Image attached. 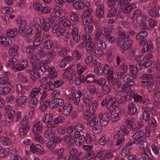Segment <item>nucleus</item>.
<instances>
[{
	"label": "nucleus",
	"mask_w": 160,
	"mask_h": 160,
	"mask_svg": "<svg viewBox=\"0 0 160 160\" xmlns=\"http://www.w3.org/2000/svg\"><path fill=\"white\" fill-rule=\"evenodd\" d=\"M133 142L129 141L126 144L122 145L119 148V150L121 151V154L123 157L128 155L132 149V145L134 144Z\"/></svg>",
	"instance_id": "1"
},
{
	"label": "nucleus",
	"mask_w": 160,
	"mask_h": 160,
	"mask_svg": "<svg viewBox=\"0 0 160 160\" xmlns=\"http://www.w3.org/2000/svg\"><path fill=\"white\" fill-rule=\"evenodd\" d=\"M123 80L126 83L122 86V91L123 92H128L130 90V86H134L135 84V82L129 78L128 75H126L124 77Z\"/></svg>",
	"instance_id": "2"
},
{
	"label": "nucleus",
	"mask_w": 160,
	"mask_h": 160,
	"mask_svg": "<svg viewBox=\"0 0 160 160\" xmlns=\"http://www.w3.org/2000/svg\"><path fill=\"white\" fill-rule=\"evenodd\" d=\"M121 117V110L118 107H116L113 109L111 113V120L113 122L118 121Z\"/></svg>",
	"instance_id": "3"
},
{
	"label": "nucleus",
	"mask_w": 160,
	"mask_h": 160,
	"mask_svg": "<svg viewBox=\"0 0 160 160\" xmlns=\"http://www.w3.org/2000/svg\"><path fill=\"white\" fill-rule=\"evenodd\" d=\"M144 132L142 130L136 132L132 137L133 139L136 140L133 142L134 144L141 143L143 141L144 139H145V137H144Z\"/></svg>",
	"instance_id": "4"
},
{
	"label": "nucleus",
	"mask_w": 160,
	"mask_h": 160,
	"mask_svg": "<svg viewBox=\"0 0 160 160\" xmlns=\"http://www.w3.org/2000/svg\"><path fill=\"white\" fill-rule=\"evenodd\" d=\"M140 78L143 79L142 85L143 86L152 83L154 82V78L151 74H144L140 77Z\"/></svg>",
	"instance_id": "5"
},
{
	"label": "nucleus",
	"mask_w": 160,
	"mask_h": 160,
	"mask_svg": "<svg viewBox=\"0 0 160 160\" xmlns=\"http://www.w3.org/2000/svg\"><path fill=\"white\" fill-rule=\"evenodd\" d=\"M72 106L70 103H66L63 106L62 109H59V112L61 114L65 116H67L69 115L72 110Z\"/></svg>",
	"instance_id": "6"
},
{
	"label": "nucleus",
	"mask_w": 160,
	"mask_h": 160,
	"mask_svg": "<svg viewBox=\"0 0 160 160\" xmlns=\"http://www.w3.org/2000/svg\"><path fill=\"white\" fill-rule=\"evenodd\" d=\"M64 101L61 98H56L51 102L49 104L50 107L52 108H55L59 107L63 104Z\"/></svg>",
	"instance_id": "7"
},
{
	"label": "nucleus",
	"mask_w": 160,
	"mask_h": 160,
	"mask_svg": "<svg viewBox=\"0 0 160 160\" xmlns=\"http://www.w3.org/2000/svg\"><path fill=\"white\" fill-rule=\"evenodd\" d=\"M42 123L38 120H36L34 122L33 132L35 134L39 133L42 132Z\"/></svg>",
	"instance_id": "8"
},
{
	"label": "nucleus",
	"mask_w": 160,
	"mask_h": 160,
	"mask_svg": "<svg viewBox=\"0 0 160 160\" xmlns=\"http://www.w3.org/2000/svg\"><path fill=\"white\" fill-rule=\"evenodd\" d=\"M148 32L146 31H142L138 33L136 36L137 40L140 41L139 44H142L143 42L146 41L145 38L148 35Z\"/></svg>",
	"instance_id": "9"
},
{
	"label": "nucleus",
	"mask_w": 160,
	"mask_h": 160,
	"mask_svg": "<svg viewBox=\"0 0 160 160\" xmlns=\"http://www.w3.org/2000/svg\"><path fill=\"white\" fill-rule=\"evenodd\" d=\"M84 103L86 106H88L92 103L93 98L90 97L88 92L86 90H83Z\"/></svg>",
	"instance_id": "10"
},
{
	"label": "nucleus",
	"mask_w": 160,
	"mask_h": 160,
	"mask_svg": "<svg viewBox=\"0 0 160 160\" xmlns=\"http://www.w3.org/2000/svg\"><path fill=\"white\" fill-rule=\"evenodd\" d=\"M16 101L17 103L22 108H24L26 106L27 99L24 95H23L21 96L18 98L16 99Z\"/></svg>",
	"instance_id": "11"
},
{
	"label": "nucleus",
	"mask_w": 160,
	"mask_h": 160,
	"mask_svg": "<svg viewBox=\"0 0 160 160\" xmlns=\"http://www.w3.org/2000/svg\"><path fill=\"white\" fill-rule=\"evenodd\" d=\"M0 43L5 46L8 47L11 45L12 42L9 38L1 36H0Z\"/></svg>",
	"instance_id": "12"
},
{
	"label": "nucleus",
	"mask_w": 160,
	"mask_h": 160,
	"mask_svg": "<svg viewBox=\"0 0 160 160\" xmlns=\"http://www.w3.org/2000/svg\"><path fill=\"white\" fill-rule=\"evenodd\" d=\"M28 62L27 59L22 60L18 66L14 69V71L18 72L24 69L28 65Z\"/></svg>",
	"instance_id": "13"
},
{
	"label": "nucleus",
	"mask_w": 160,
	"mask_h": 160,
	"mask_svg": "<svg viewBox=\"0 0 160 160\" xmlns=\"http://www.w3.org/2000/svg\"><path fill=\"white\" fill-rule=\"evenodd\" d=\"M130 66V75H128L129 76V78L131 77L133 79H135L138 76L137 68L134 65H131Z\"/></svg>",
	"instance_id": "14"
},
{
	"label": "nucleus",
	"mask_w": 160,
	"mask_h": 160,
	"mask_svg": "<svg viewBox=\"0 0 160 160\" xmlns=\"http://www.w3.org/2000/svg\"><path fill=\"white\" fill-rule=\"evenodd\" d=\"M40 58L41 56L39 53H33L30 56V62L32 64H35L40 60Z\"/></svg>",
	"instance_id": "15"
},
{
	"label": "nucleus",
	"mask_w": 160,
	"mask_h": 160,
	"mask_svg": "<svg viewBox=\"0 0 160 160\" xmlns=\"http://www.w3.org/2000/svg\"><path fill=\"white\" fill-rule=\"evenodd\" d=\"M18 47L17 45H13L11 46L8 50V52L9 55L14 57L18 53Z\"/></svg>",
	"instance_id": "16"
},
{
	"label": "nucleus",
	"mask_w": 160,
	"mask_h": 160,
	"mask_svg": "<svg viewBox=\"0 0 160 160\" xmlns=\"http://www.w3.org/2000/svg\"><path fill=\"white\" fill-rule=\"evenodd\" d=\"M98 117L100 119V123L102 126H105L107 125L110 120V118H107L106 116H103L102 113L99 114Z\"/></svg>",
	"instance_id": "17"
},
{
	"label": "nucleus",
	"mask_w": 160,
	"mask_h": 160,
	"mask_svg": "<svg viewBox=\"0 0 160 160\" xmlns=\"http://www.w3.org/2000/svg\"><path fill=\"white\" fill-rule=\"evenodd\" d=\"M55 135V131L53 129L48 128L45 131L44 136L48 139H50Z\"/></svg>",
	"instance_id": "18"
},
{
	"label": "nucleus",
	"mask_w": 160,
	"mask_h": 160,
	"mask_svg": "<svg viewBox=\"0 0 160 160\" xmlns=\"http://www.w3.org/2000/svg\"><path fill=\"white\" fill-rule=\"evenodd\" d=\"M85 140L84 136H82L79 137V138H74L73 142L74 143L77 147H79L83 144Z\"/></svg>",
	"instance_id": "19"
},
{
	"label": "nucleus",
	"mask_w": 160,
	"mask_h": 160,
	"mask_svg": "<svg viewBox=\"0 0 160 160\" xmlns=\"http://www.w3.org/2000/svg\"><path fill=\"white\" fill-rule=\"evenodd\" d=\"M120 130L118 132L117 136L119 137H123L125 134H127L129 133L127 127L124 125H122L120 127Z\"/></svg>",
	"instance_id": "20"
},
{
	"label": "nucleus",
	"mask_w": 160,
	"mask_h": 160,
	"mask_svg": "<svg viewBox=\"0 0 160 160\" xmlns=\"http://www.w3.org/2000/svg\"><path fill=\"white\" fill-rule=\"evenodd\" d=\"M72 59V57L71 56H68L64 58L59 64L60 67L61 68H65Z\"/></svg>",
	"instance_id": "21"
},
{
	"label": "nucleus",
	"mask_w": 160,
	"mask_h": 160,
	"mask_svg": "<svg viewBox=\"0 0 160 160\" xmlns=\"http://www.w3.org/2000/svg\"><path fill=\"white\" fill-rule=\"evenodd\" d=\"M49 61L47 60H43L40 62L41 71L42 72H45L49 69L48 65L47 64Z\"/></svg>",
	"instance_id": "22"
},
{
	"label": "nucleus",
	"mask_w": 160,
	"mask_h": 160,
	"mask_svg": "<svg viewBox=\"0 0 160 160\" xmlns=\"http://www.w3.org/2000/svg\"><path fill=\"white\" fill-rule=\"evenodd\" d=\"M16 112L15 111H12L11 113H8L5 116V118L8 122L10 123L13 121L14 117L15 116Z\"/></svg>",
	"instance_id": "23"
},
{
	"label": "nucleus",
	"mask_w": 160,
	"mask_h": 160,
	"mask_svg": "<svg viewBox=\"0 0 160 160\" xmlns=\"http://www.w3.org/2000/svg\"><path fill=\"white\" fill-rule=\"evenodd\" d=\"M135 102H141V103L146 105L149 103V101L146 99L142 100V97L140 95L136 94L134 97Z\"/></svg>",
	"instance_id": "24"
},
{
	"label": "nucleus",
	"mask_w": 160,
	"mask_h": 160,
	"mask_svg": "<svg viewBox=\"0 0 160 160\" xmlns=\"http://www.w3.org/2000/svg\"><path fill=\"white\" fill-rule=\"evenodd\" d=\"M52 31L53 32L56 33L58 36H60L63 33V29L59 25L56 24L53 27Z\"/></svg>",
	"instance_id": "25"
},
{
	"label": "nucleus",
	"mask_w": 160,
	"mask_h": 160,
	"mask_svg": "<svg viewBox=\"0 0 160 160\" xmlns=\"http://www.w3.org/2000/svg\"><path fill=\"white\" fill-rule=\"evenodd\" d=\"M39 20L40 24L43 31H48L50 27V24L48 23H46L45 20L43 18H40Z\"/></svg>",
	"instance_id": "26"
},
{
	"label": "nucleus",
	"mask_w": 160,
	"mask_h": 160,
	"mask_svg": "<svg viewBox=\"0 0 160 160\" xmlns=\"http://www.w3.org/2000/svg\"><path fill=\"white\" fill-rule=\"evenodd\" d=\"M122 48L124 51L128 49L130 46H131L132 42V41L131 39L127 41L122 40Z\"/></svg>",
	"instance_id": "27"
},
{
	"label": "nucleus",
	"mask_w": 160,
	"mask_h": 160,
	"mask_svg": "<svg viewBox=\"0 0 160 160\" xmlns=\"http://www.w3.org/2000/svg\"><path fill=\"white\" fill-rule=\"evenodd\" d=\"M18 33V30L16 28L8 29L7 32V36L11 38L14 37Z\"/></svg>",
	"instance_id": "28"
},
{
	"label": "nucleus",
	"mask_w": 160,
	"mask_h": 160,
	"mask_svg": "<svg viewBox=\"0 0 160 160\" xmlns=\"http://www.w3.org/2000/svg\"><path fill=\"white\" fill-rule=\"evenodd\" d=\"M144 42L143 48L142 50V53L145 52L147 51L150 50L152 47V43L151 41H149L147 42Z\"/></svg>",
	"instance_id": "29"
},
{
	"label": "nucleus",
	"mask_w": 160,
	"mask_h": 160,
	"mask_svg": "<svg viewBox=\"0 0 160 160\" xmlns=\"http://www.w3.org/2000/svg\"><path fill=\"white\" fill-rule=\"evenodd\" d=\"M104 5L102 4H101L98 5L96 10V15L98 17H100L102 16L104 14Z\"/></svg>",
	"instance_id": "30"
},
{
	"label": "nucleus",
	"mask_w": 160,
	"mask_h": 160,
	"mask_svg": "<svg viewBox=\"0 0 160 160\" xmlns=\"http://www.w3.org/2000/svg\"><path fill=\"white\" fill-rule=\"evenodd\" d=\"M0 142L2 145L5 146H9L12 143V140L9 138L5 137L1 139Z\"/></svg>",
	"instance_id": "31"
},
{
	"label": "nucleus",
	"mask_w": 160,
	"mask_h": 160,
	"mask_svg": "<svg viewBox=\"0 0 160 160\" xmlns=\"http://www.w3.org/2000/svg\"><path fill=\"white\" fill-rule=\"evenodd\" d=\"M150 108H145L142 114L143 119L147 121L150 119V114L149 113Z\"/></svg>",
	"instance_id": "32"
},
{
	"label": "nucleus",
	"mask_w": 160,
	"mask_h": 160,
	"mask_svg": "<svg viewBox=\"0 0 160 160\" xmlns=\"http://www.w3.org/2000/svg\"><path fill=\"white\" fill-rule=\"evenodd\" d=\"M53 118V115L52 114H46L43 117V122L44 123L48 124L50 122Z\"/></svg>",
	"instance_id": "33"
},
{
	"label": "nucleus",
	"mask_w": 160,
	"mask_h": 160,
	"mask_svg": "<svg viewBox=\"0 0 160 160\" xmlns=\"http://www.w3.org/2000/svg\"><path fill=\"white\" fill-rule=\"evenodd\" d=\"M108 81L111 84L116 86L117 88L121 86V83L119 82L118 80L114 79L112 77L108 78Z\"/></svg>",
	"instance_id": "34"
},
{
	"label": "nucleus",
	"mask_w": 160,
	"mask_h": 160,
	"mask_svg": "<svg viewBox=\"0 0 160 160\" xmlns=\"http://www.w3.org/2000/svg\"><path fill=\"white\" fill-rule=\"evenodd\" d=\"M95 137L94 134L88 133L86 136V138H85L86 142L90 144L95 140Z\"/></svg>",
	"instance_id": "35"
},
{
	"label": "nucleus",
	"mask_w": 160,
	"mask_h": 160,
	"mask_svg": "<svg viewBox=\"0 0 160 160\" xmlns=\"http://www.w3.org/2000/svg\"><path fill=\"white\" fill-rule=\"evenodd\" d=\"M48 72L49 73V78H53L58 75V73L55 72V68L54 67L50 68L48 69Z\"/></svg>",
	"instance_id": "36"
},
{
	"label": "nucleus",
	"mask_w": 160,
	"mask_h": 160,
	"mask_svg": "<svg viewBox=\"0 0 160 160\" xmlns=\"http://www.w3.org/2000/svg\"><path fill=\"white\" fill-rule=\"evenodd\" d=\"M128 113L131 115L134 114L137 111L136 105L132 103H130L128 106Z\"/></svg>",
	"instance_id": "37"
},
{
	"label": "nucleus",
	"mask_w": 160,
	"mask_h": 160,
	"mask_svg": "<svg viewBox=\"0 0 160 160\" xmlns=\"http://www.w3.org/2000/svg\"><path fill=\"white\" fill-rule=\"evenodd\" d=\"M54 43L51 40H48L44 42L43 44V47L47 49H50L53 45Z\"/></svg>",
	"instance_id": "38"
},
{
	"label": "nucleus",
	"mask_w": 160,
	"mask_h": 160,
	"mask_svg": "<svg viewBox=\"0 0 160 160\" xmlns=\"http://www.w3.org/2000/svg\"><path fill=\"white\" fill-rule=\"evenodd\" d=\"M126 122L129 129L133 130L136 128V126L135 123L132 121L130 119H127Z\"/></svg>",
	"instance_id": "39"
},
{
	"label": "nucleus",
	"mask_w": 160,
	"mask_h": 160,
	"mask_svg": "<svg viewBox=\"0 0 160 160\" xmlns=\"http://www.w3.org/2000/svg\"><path fill=\"white\" fill-rule=\"evenodd\" d=\"M10 151V150L8 148L1 149L0 150V158H2L5 157Z\"/></svg>",
	"instance_id": "40"
},
{
	"label": "nucleus",
	"mask_w": 160,
	"mask_h": 160,
	"mask_svg": "<svg viewBox=\"0 0 160 160\" xmlns=\"http://www.w3.org/2000/svg\"><path fill=\"white\" fill-rule=\"evenodd\" d=\"M49 100L47 99L44 102V101H41L40 107L42 111H45L47 109L49 104Z\"/></svg>",
	"instance_id": "41"
},
{
	"label": "nucleus",
	"mask_w": 160,
	"mask_h": 160,
	"mask_svg": "<svg viewBox=\"0 0 160 160\" xmlns=\"http://www.w3.org/2000/svg\"><path fill=\"white\" fill-rule=\"evenodd\" d=\"M34 33V31L32 28H29L26 29L22 33L23 36L27 37H29L33 35Z\"/></svg>",
	"instance_id": "42"
},
{
	"label": "nucleus",
	"mask_w": 160,
	"mask_h": 160,
	"mask_svg": "<svg viewBox=\"0 0 160 160\" xmlns=\"http://www.w3.org/2000/svg\"><path fill=\"white\" fill-rule=\"evenodd\" d=\"M76 91L75 90H72L71 93L69 95L67 96V99L69 100L70 102H73L74 100V98L76 97Z\"/></svg>",
	"instance_id": "43"
},
{
	"label": "nucleus",
	"mask_w": 160,
	"mask_h": 160,
	"mask_svg": "<svg viewBox=\"0 0 160 160\" xmlns=\"http://www.w3.org/2000/svg\"><path fill=\"white\" fill-rule=\"evenodd\" d=\"M109 143V138L107 136H103L99 140V143L101 146H104Z\"/></svg>",
	"instance_id": "44"
},
{
	"label": "nucleus",
	"mask_w": 160,
	"mask_h": 160,
	"mask_svg": "<svg viewBox=\"0 0 160 160\" xmlns=\"http://www.w3.org/2000/svg\"><path fill=\"white\" fill-rule=\"evenodd\" d=\"M56 50L61 56L65 55L67 54L66 50L60 46H57L56 47Z\"/></svg>",
	"instance_id": "45"
},
{
	"label": "nucleus",
	"mask_w": 160,
	"mask_h": 160,
	"mask_svg": "<svg viewBox=\"0 0 160 160\" xmlns=\"http://www.w3.org/2000/svg\"><path fill=\"white\" fill-rule=\"evenodd\" d=\"M73 6L77 9H81L83 7V4L81 1L75 2L73 3Z\"/></svg>",
	"instance_id": "46"
},
{
	"label": "nucleus",
	"mask_w": 160,
	"mask_h": 160,
	"mask_svg": "<svg viewBox=\"0 0 160 160\" xmlns=\"http://www.w3.org/2000/svg\"><path fill=\"white\" fill-rule=\"evenodd\" d=\"M91 53L92 55H95L96 57H100L104 54L102 50L98 49H94L91 51Z\"/></svg>",
	"instance_id": "47"
},
{
	"label": "nucleus",
	"mask_w": 160,
	"mask_h": 160,
	"mask_svg": "<svg viewBox=\"0 0 160 160\" xmlns=\"http://www.w3.org/2000/svg\"><path fill=\"white\" fill-rule=\"evenodd\" d=\"M88 89L91 94H94L95 93H98V90L95 86L90 85L88 87Z\"/></svg>",
	"instance_id": "48"
},
{
	"label": "nucleus",
	"mask_w": 160,
	"mask_h": 160,
	"mask_svg": "<svg viewBox=\"0 0 160 160\" xmlns=\"http://www.w3.org/2000/svg\"><path fill=\"white\" fill-rule=\"evenodd\" d=\"M146 17L144 15H141L135 18L137 22L138 23H142L146 21Z\"/></svg>",
	"instance_id": "49"
},
{
	"label": "nucleus",
	"mask_w": 160,
	"mask_h": 160,
	"mask_svg": "<svg viewBox=\"0 0 160 160\" xmlns=\"http://www.w3.org/2000/svg\"><path fill=\"white\" fill-rule=\"evenodd\" d=\"M18 60L15 58H11L8 62V65L10 67H14L18 64Z\"/></svg>",
	"instance_id": "50"
},
{
	"label": "nucleus",
	"mask_w": 160,
	"mask_h": 160,
	"mask_svg": "<svg viewBox=\"0 0 160 160\" xmlns=\"http://www.w3.org/2000/svg\"><path fill=\"white\" fill-rule=\"evenodd\" d=\"M39 74L37 71H33L31 72L30 78L33 82L35 81L36 79L39 78Z\"/></svg>",
	"instance_id": "51"
},
{
	"label": "nucleus",
	"mask_w": 160,
	"mask_h": 160,
	"mask_svg": "<svg viewBox=\"0 0 160 160\" xmlns=\"http://www.w3.org/2000/svg\"><path fill=\"white\" fill-rule=\"evenodd\" d=\"M95 43L92 42H89L87 43L86 48L87 51H92L95 48Z\"/></svg>",
	"instance_id": "52"
},
{
	"label": "nucleus",
	"mask_w": 160,
	"mask_h": 160,
	"mask_svg": "<svg viewBox=\"0 0 160 160\" xmlns=\"http://www.w3.org/2000/svg\"><path fill=\"white\" fill-rule=\"evenodd\" d=\"M11 89L9 87H4L2 88L0 87V94H7L10 92Z\"/></svg>",
	"instance_id": "53"
},
{
	"label": "nucleus",
	"mask_w": 160,
	"mask_h": 160,
	"mask_svg": "<svg viewBox=\"0 0 160 160\" xmlns=\"http://www.w3.org/2000/svg\"><path fill=\"white\" fill-rule=\"evenodd\" d=\"M27 22L25 21L22 22L20 27L18 29V32L20 33H22L26 28Z\"/></svg>",
	"instance_id": "54"
},
{
	"label": "nucleus",
	"mask_w": 160,
	"mask_h": 160,
	"mask_svg": "<svg viewBox=\"0 0 160 160\" xmlns=\"http://www.w3.org/2000/svg\"><path fill=\"white\" fill-rule=\"evenodd\" d=\"M70 19L73 22L78 23L79 22V18L77 14L73 12L70 16Z\"/></svg>",
	"instance_id": "55"
},
{
	"label": "nucleus",
	"mask_w": 160,
	"mask_h": 160,
	"mask_svg": "<svg viewBox=\"0 0 160 160\" xmlns=\"http://www.w3.org/2000/svg\"><path fill=\"white\" fill-rule=\"evenodd\" d=\"M108 97V106H107V108L108 109L115 103V100L114 98H112L109 96H107V98Z\"/></svg>",
	"instance_id": "56"
},
{
	"label": "nucleus",
	"mask_w": 160,
	"mask_h": 160,
	"mask_svg": "<svg viewBox=\"0 0 160 160\" xmlns=\"http://www.w3.org/2000/svg\"><path fill=\"white\" fill-rule=\"evenodd\" d=\"M102 128L99 125H95L92 128V130L94 133H99L102 131Z\"/></svg>",
	"instance_id": "57"
},
{
	"label": "nucleus",
	"mask_w": 160,
	"mask_h": 160,
	"mask_svg": "<svg viewBox=\"0 0 160 160\" xmlns=\"http://www.w3.org/2000/svg\"><path fill=\"white\" fill-rule=\"evenodd\" d=\"M149 15L152 17H156L159 15L158 10L154 9H150L148 11Z\"/></svg>",
	"instance_id": "58"
},
{
	"label": "nucleus",
	"mask_w": 160,
	"mask_h": 160,
	"mask_svg": "<svg viewBox=\"0 0 160 160\" xmlns=\"http://www.w3.org/2000/svg\"><path fill=\"white\" fill-rule=\"evenodd\" d=\"M94 116L93 114L92 113L90 112L87 110L85 112L83 117L87 121L89 119H89H91Z\"/></svg>",
	"instance_id": "59"
},
{
	"label": "nucleus",
	"mask_w": 160,
	"mask_h": 160,
	"mask_svg": "<svg viewBox=\"0 0 160 160\" xmlns=\"http://www.w3.org/2000/svg\"><path fill=\"white\" fill-rule=\"evenodd\" d=\"M89 119H89L87 121L89 123L90 126L91 127L96 124L98 122V119L94 117V116L92 117L91 119L90 118Z\"/></svg>",
	"instance_id": "60"
},
{
	"label": "nucleus",
	"mask_w": 160,
	"mask_h": 160,
	"mask_svg": "<svg viewBox=\"0 0 160 160\" xmlns=\"http://www.w3.org/2000/svg\"><path fill=\"white\" fill-rule=\"evenodd\" d=\"M148 125L147 126H149V127L151 128V127H155L157 124L156 121L155 119L153 118H151L148 122Z\"/></svg>",
	"instance_id": "61"
},
{
	"label": "nucleus",
	"mask_w": 160,
	"mask_h": 160,
	"mask_svg": "<svg viewBox=\"0 0 160 160\" xmlns=\"http://www.w3.org/2000/svg\"><path fill=\"white\" fill-rule=\"evenodd\" d=\"M103 72L105 74H108L110 75H112V74L113 72L110 70L109 65L108 64H106L103 68L102 72Z\"/></svg>",
	"instance_id": "62"
},
{
	"label": "nucleus",
	"mask_w": 160,
	"mask_h": 160,
	"mask_svg": "<svg viewBox=\"0 0 160 160\" xmlns=\"http://www.w3.org/2000/svg\"><path fill=\"white\" fill-rule=\"evenodd\" d=\"M114 29V27L112 25H110L106 28H103V31L105 33L107 34H110L112 32V30Z\"/></svg>",
	"instance_id": "63"
},
{
	"label": "nucleus",
	"mask_w": 160,
	"mask_h": 160,
	"mask_svg": "<svg viewBox=\"0 0 160 160\" xmlns=\"http://www.w3.org/2000/svg\"><path fill=\"white\" fill-rule=\"evenodd\" d=\"M52 140H50L47 142V146L48 149H52L55 147L56 144Z\"/></svg>",
	"instance_id": "64"
}]
</instances>
